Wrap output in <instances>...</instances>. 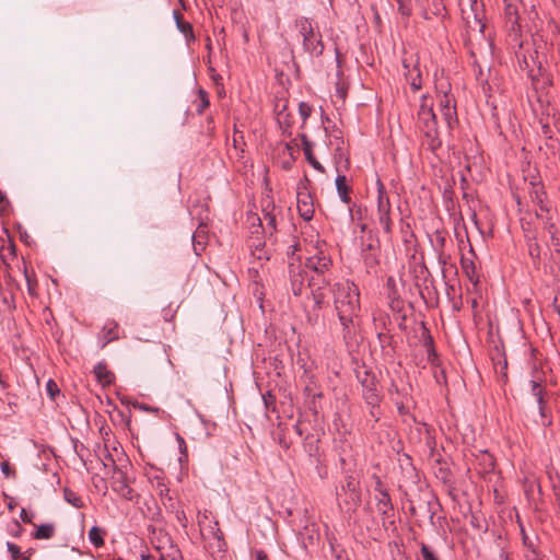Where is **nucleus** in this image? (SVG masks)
Masks as SVG:
<instances>
[{
  "label": "nucleus",
  "instance_id": "obj_51",
  "mask_svg": "<svg viewBox=\"0 0 560 560\" xmlns=\"http://www.w3.org/2000/svg\"><path fill=\"white\" fill-rule=\"evenodd\" d=\"M410 86L413 91H419L421 89V78L420 74H418L416 78L412 79Z\"/></svg>",
  "mask_w": 560,
  "mask_h": 560
},
{
  "label": "nucleus",
  "instance_id": "obj_57",
  "mask_svg": "<svg viewBox=\"0 0 560 560\" xmlns=\"http://www.w3.org/2000/svg\"><path fill=\"white\" fill-rule=\"evenodd\" d=\"M308 322L312 324V325H316L317 322H318V315H313V316H308Z\"/></svg>",
  "mask_w": 560,
  "mask_h": 560
},
{
  "label": "nucleus",
  "instance_id": "obj_50",
  "mask_svg": "<svg viewBox=\"0 0 560 560\" xmlns=\"http://www.w3.org/2000/svg\"><path fill=\"white\" fill-rule=\"evenodd\" d=\"M24 276H25V280L27 282L28 292H30V294H33L34 293V283H33L32 277L28 273L26 267L24 268Z\"/></svg>",
  "mask_w": 560,
  "mask_h": 560
},
{
  "label": "nucleus",
  "instance_id": "obj_16",
  "mask_svg": "<svg viewBox=\"0 0 560 560\" xmlns=\"http://www.w3.org/2000/svg\"><path fill=\"white\" fill-rule=\"evenodd\" d=\"M302 147L306 161L318 172L325 173V167L316 160L313 154V143L308 140L307 136L302 133L301 136Z\"/></svg>",
  "mask_w": 560,
  "mask_h": 560
},
{
  "label": "nucleus",
  "instance_id": "obj_31",
  "mask_svg": "<svg viewBox=\"0 0 560 560\" xmlns=\"http://www.w3.org/2000/svg\"><path fill=\"white\" fill-rule=\"evenodd\" d=\"M304 529H305L306 534L302 533L301 536H302L303 547L306 548L307 545L315 544V540L318 539L319 534L314 527L310 528V527L305 526Z\"/></svg>",
  "mask_w": 560,
  "mask_h": 560
},
{
  "label": "nucleus",
  "instance_id": "obj_22",
  "mask_svg": "<svg viewBox=\"0 0 560 560\" xmlns=\"http://www.w3.org/2000/svg\"><path fill=\"white\" fill-rule=\"evenodd\" d=\"M504 16L506 19V22L511 24V30H514L515 26L518 25L517 7L512 2H508V0H504Z\"/></svg>",
  "mask_w": 560,
  "mask_h": 560
},
{
  "label": "nucleus",
  "instance_id": "obj_9",
  "mask_svg": "<svg viewBox=\"0 0 560 560\" xmlns=\"http://www.w3.org/2000/svg\"><path fill=\"white\" fill-rule=\"evenodd\" d=\"M420 8L421 16L424 20H432L434 16H441L445 10L442 0H415Z\"/></svg>",
  "mask_w": 560,
  "mask_h": 560
},
{
  "label": "nucleus",
  "instance_id": "obj_3",
  "mask_svg": "<svg viewBox=\"0 0 560 560\" xmlns=\"http://www.w3.org/2000/svg\"><path fill=\"white\" fill-rule=\"evenodd\" d=\"M296 27L303 38V48L308 54L319 57L324 51V43L322 34L315 31L312 21L307 18H300L296 20Z\"/></svg>",
  "mask_w": 560,
  "mask_h": 560
},
{
  "label": "nucleus",
  "instance_id": "obj_42",
  "mask_svg": "<svg viewBox=\"0 0 560 560\" xmlns=\"http://www.w3.org/2000/svg\"><path fill=\"white\" fill-rule=\"evenodd\" d=\"M376 186H377V200H381V199L388 200L389 197L387 195L385 185L383 184V182L381 180L380 177H377V179H376Z\"/></svg>",
  "mask_w": 560,
  "mask_h": 560
},
{
  "label": "nucleus",
  "instance_id": "obj_62",
  "mask_svg": "<svg viewBox=\"0 0 560 560\" xmlns=\"http://www.w3.org/2000/svg\"><path fill=\"white\" fill-rule=\"evenodd\" d=\"M471 20V27H467L468 31H475L476 28H478V25L475 24V18H470Z\"/></svg>",
  "mask_w": 560,
  "mask_h": 560
},
{
  "label": "nucleus",
  "instance_id": "obj_53",
  "mask_svg": "<svg viewBox=\"0 0 560 560\" xmlns=\"http://www.w3.org/2000/svg\"><path fill=\"white\" fill-rule=\"evenodd\" d=\"M256 560H268V555L264 550H257Z\"/></svg>",
  "mask_w": 560,
  "mask_h": 560
},
{
  "label": "nucleus",
  "instance_id": "obj_20",
  "mask_svg": "<svg viewBox=\"0 0 560 560\" xmlns=\"http://www.w3.org/2000/svg\"><path fill=\"white\" fill-rule=\"evenodd\" d=\"M311 295L314 301V311L323 310L329 305L326 290H319V287H315V289H311Z\"/></svg>",
  "mask_w": 560,
  "mask_h": 560
},
{
  "label": "nucleus",
  "instance_id": "obj_49",
  "mask_svg": "<svg viewBox=\"0 0 560 560\" xmlns=\"http://www.w3.org/2000/svg\"><path fill=\"white\" fill-rule=\"evenodd\" d=\"M1 471L7 476L11 477L14 476V470L11 468L10 464L8 462L1 463Z\"/></svg>",
  "mask_w": 560,
  "mask_h": 560
},
{
  "label": "nucleus",
  "instance_id": "obj_34",
  "mask_svg": "<svg viewBox=\"0 0 560 560\" xmlns=\"http://www.w3.org/2000/svg\"><path fill=\"white\" fill-rule=\"evenodd\" d=\"M209 104H210V102H209L207 92L202 89H199L198 90V103H197V107H196L197 113L199 115L202 114L203 110L209 106Z\"/></svg>",
  "mask_w": 560,
  "mask_h": 560
},
{
  "label": "nucleus",
  "instance_id": "obj_29",
  "mask_svg": "<svg viewBox=\"0 0 560 560\" xmlns=\"http://www.w3.org/2000/svg\"><path fill=\"white\" fill-rule=\"evenodd\" d=\"M1 258L5 262L7 259L14 258L16 256V247L12 241H8V245L5 246V241L2 240V245L0 247Z\"/></svg>",
  "mask_w": 560,
  "mask_h": 560
},
{
  "label": "nucleus",
  "instance_id": "obj_55",
  "mask_svg": "<svg viewBox=\"0 0 560 560\" xmlns=\"http://www.w3.org/2000/svg\"><path fill=\"white\" fill-rule=\"evenodd\" d=\"M370 408H371L370 409V416L372 418H374L375 421H378V412H377L378 407H374V408L370 407Z\"/></svg>",
  "mask_w": 560,
  "mask_h": 560
},
{
  "label": "nucleus",
  "instance_id": "obj_10",
  "mask_svg": "<svg viewBox=\"0 0 560 560\" xmlns=\"http://www.w3.org/2000/svg\"><path fill=\"white\" fill-rule=\"evenodd\" d=\"M332 262L331 259L326 256L323 252L311 256L305 261V268L313 271L314 275L326 273L330 270Z\"/></svg>",
  "mask_w": 560,
  "mask_h": 560
},
{
  "label": "nucleus",
  "instance_id": "obj_23",
  "mask_svg": "<svg viewBox=\"0 0 560 560\" xmlns=\"http://www.w3.org/2000/svg\"><path fill=\"white\" fill-rule=\"evenodd\" d=\"M56 532V526L52 523L40 524L33 533L35 539H50Z\"/></svg>",
  "mask_w": 560,
  "mask_h": 560
},
{
  "label": "nucleus",
  "instance_id": "obj_37",
  "mask_svg": "<svg viewBox=\"0 0 560 560\" xmlns=\"http://www.w3.org/2000/svg\"><path fill=\"white\" fill-rule=\"evenodd\" d=\"M440 107L441 109L456 107L455 98L448 93V91L443 92V95L440 98Z\"/></svg>",
  "mask_w": 560,
  "mask_h": 560
},
{
  "label": "nucleus",
  "instance_id": "obj_52",
  "mask_svg": "<svg viewBox=\"0 0 560 560\" xmlns=\"http://www.w3.org/2000/svg\"><path fill=\"white\" fill-rule=\"evenodd\" d=\"M20 517L21 520L24 522V523H28L31 524L32 523V518H33V515H28V513L26 512L25 509H22L21 510V513H20Z\"/></svg>",
  "mask_w": 560,
  "mask_h": 560
},
{
  "label": "nucleus",
  "instance_id": "obj_41",
  "mask_svg": "<svg viewBox=\"0 0 560 560\" xmlns=\"http://www.w3.org/2000/svg\"><path fill=\"white\" fill-rule=\"evenodd\" d=\"M299 113L303 119V121H306V119L311 116L312 114V107L311 105H308L307 103L305 102H301L299 104Z\"/></svg>",
  "mask_w": 560,
  "mask_h": 560
},
{
  "label": "nucleus",
  "instance_id": "obj_25",
  "mask_svg": "<svg viewBox=\"0 0 560 560\" xmlns=\"http://www.w3.org/2000/svg\"><path fill=\"white\" fill-rule=\"evenodd\" d=\"M104 339L105 343L112 342L119 338V326L116 322H108L104 328Z\"/></svg>",
  "mask_w": 560,
  "mask_h": 560
},
{
  "label": "nucleus",
  "instance_id": "obj_4",
  "mask_svg": "<svg viewBox=\"0 0 560 560\" xmlns=\"http://www.w3.org/2000/svg\"><path fill=\"white\" fill-rule=\"evenodd\" d=\"M337 498L346 497L343 504L348 511H354L361 504V488L359 479L351 472L345 475L340 489L336 491Z\"/></svg>",
  "mask_w": 560,
  "mask_h": 560
},
{
  "label": "nucleus",
  "instance_id": "obj_36",
  "mask_svg": "<svg viewBox=\"0 0 560 560\" xmlns=\"http://www.w3.org/2000/svg\"><path fill=\"white\" fill-rule=\"evenodd\" d=\"M540 420L537 421L542 427H549L552 423L548 406L538 407Z\"/></svg>",
  "mask_w": 560,
  "mask_h": 560
},
{
  "label": "nucleus",
  "instance_id": "obj_46",
  "mask_svg": "<svg viewBox=\"0 0 560 560\" xmlns=\"http://www.w3.org/2000/svg\"><path fill=\"white\" fill-rule=\"evenodd\" d=\"M374 479H375L374 490L378 493V495H382V492L388 493V491L385 488V486H384L383 481L381 480V478L377 477V476H374Z\"/></svg>",
  "mask_w": 560,
  "mask_h": 560
},
{
  "label": "nucleus",
  "instance_id": "obj_39",
  "mask_svg": "<svg viewBox=\"0 0 560 560\" xmlns=\"http://www.w3.org/2000/svg\"><path fill=\"white\" fill-rule=\"evenodd\" d=\"M7 549L11 553L12 560H19L23 556L20 547L11 541L7 542Z\"/></svg>",
  "mask_w": 560,
  "mask_h": 560
},
{
  "label": "nucleus",
  "instance_id": "obj_14",
  "mask_svg": "<svg viewBox=\"0 0 560 560\" xmlns=\"http://www.w3.org/2000/svg\"><path fill=\"white\" fill-rule=\"evenodd\" d=\"M298 210L305 221H310L313 219L314 215V206L312 202V197L306 191H299L298 192Z\"/></svg>",
  "mask_w": 560,
  "mask_h": 560
},
{
  "label": "nucleus",
  "instance_id": "obj_32",
  "mask_svg": "<svg viewBox=\"0 0 560 560\" xmlns=\"http://www.w3.org/2000/svg\"><path fill=\"white\" fill-rule=\"evenodd\" d=\"M462 268L471 282L475 284L478 283V279L476 278V266L474 261L462 258Z\"/></svg>",
  "mask_w": 560,
  "mask_h": 560
},
{
  "label": "nucleus",
  "instance_id": "obj_28",
  "mask_svg": "<svg viewBox=\"0 0 560 560\" xmlns=\"http://www.w3.org/2000/svg\"><path fill=\"white\" fill-rule=\"evenodd\" d=\"M1 258L5 262L7 259L14 258L16 256V247L12 241H8V245L5 246V241L2 240V245L0 247Z\"/></svg>",
  "mask_w": 560,
  "mask_h": 560
},
{
  "label": "nucleus",
  "instance_id": "obj_27",
  "mask_svg": "<svg viewBox=\"0 0 560 560\" xmlns=\"http://www.w3.org/2000/svg\"><path fill=\"white\" fill-rule=\"evenodd\" d=\"M275 209V205L272 201H268L266 207L264 208V220L266 221L267 225L275 231L276 230V215L272 213V210Z\"/></svg>",
  "mask_w": 560,
  "mask_h": 560
},
{
  "label": "nucleus",
  "instance_id": "obj_21",
  "mask_svg": "<svg viewBox=\"0 0 560 560\" xmlns=\"http://www.w3.org/2000/svg\"><path fill=\"white\" fill-rule=\"evenodd\" d=\"M106 535V530L98 526H93L89 532V540L95 548H101L104 546L105 540L104 536Z\"/></svg>",
  "mask_w": 560,
  "mask_h": 560
},
{
  "label": "nucleus",
  "instance_id": "obj_60",
  "mask_svg": "<svg viewBox=\"0 0 560 560\" xmlns=\"http://www.w3.org/2000/svg\"><path fill=\"white\" fill-rule=\"evenodd\" d=\"M500 560H511V559H510V556H509V553H508V552H505V551H501V553H500Z\"/></svg>",
  "mask_w": 560,
  "mask_h": 560
},
{
  "label": "nucleus",
  "instance_id": "obj_7",
  "mask_svg": "<svg viewBox=\"0 0 560 560\" xmlns=\"http://www.w3.org/2000/svg\"><path fill=\"white\" fill-rule=\"evenodd\" d=\"M290 288L295 296H300L304 289L305 279L308 275L301 264L290 262L288 266Z\"/></svg>",
  "mask_w": 560,
  "mask_h": 560
},
{
  "label": "nucleus",
  "instance_id": "obj_30",
  "mask_svg": "<svg viewBox=\"0 0 560 560\" xmlns=\"http://www.w3.org/2000/svg\"><path fill=\"white\" fill-rule=\"evenodd\" d=\"M441 112L447 127L453 129L454 126L458 122L456 107L441 109Z\"/></svg>",
  "mask_w": 560,
  "mask_h": 560
},
{
  "label": "nucleus",
  "instance_id": "obj_43",
  "mask_svg": "<svg viewBox=\"0 0 560 560\" xmlns=\"http://www.w3.org/2000/svg\"><path fill=\"white\" fill-rule=\"evenodd\" d=\"M532 385V395L537 399L538 397L542 396L546 392L542 387V385L536 381H530Z\"/></svg>",
  "mask_w": 560,
  "mask_h": 560
},
{
  "label": "nucleus",
  "instance_id": "obj_54",
  "mask_svg": "<svg viewBox=\"0 0 560 560\" xmlns=\"http://www.w3.org/2000/svg\"><path fill=\"white\" fill-rule=\"evenodd\" d=\"M537 406H547L546 393L536 399Z\"/></svg>",
  "mask_w": 560,
  "mask_h": 560
},
{
  "label": "nucleus",
  "instance_id": "obj_5",
  "mask_svg": "<svg viewBox=\"0 0 560 560\" xmlns=\"http://www.w3.org/2000/svg\"><path fill=\"white\" fill-rule=\"evenodd\" d=\"M357 377L362 386V396L370 407H380L382 395L377 388V378L375 374L369 370L357 372Z\"/></svg>",
  "mask_w": 560,
  "mask_h": 560
},
{
  "label": "nucleus",
  "instance_id": "obj_24",
  "mask_svg": "<svg viewBox=\"0 0 560 560\" xmlns=\"http://www.w3.org/2000/svg\"><path fill=\"white\" fill-rule=\"evenodd\" d=\"M174 19L178 31L183 33L187 39H194L195 36L191 24L189 22H185L178 11H174Z\"/></svg>",
  "mask_w": 560,
  "mask_h": 560
},
{
  "label": "nucleus",
  "instance_id": "obj_2",
  "mask_svg": "<svg viewBox=\"0 0 560 560\" xmlns=\"http://www.w3.org/2000/svg\"><path fill=\"white\" fill-rule=\"evenodd\" d=\"M418 125L423 133V144L429 150L435 152L442 145V141L439 137L436 116L432 107H428L422 104L418 112Z\"/></svg>",
  "mask_w": 560,
  "mask_h": 560
},
{
  "label": "nucleus",
  "instance_id": "obj_64",
  "mask_svg": "<svg viewBox=\"0 0 560 560\" xmlns=\"http://www.w3.org/2000/svg\"><path fill=\"white\" fill-rule=\"evenodd\" d=\"M399 303H400L399 301H395V300L393 299V301H392V307H393V308H396V307L398 308V307H399Z\"/></svg>",
  "mask_w": 560,
  "mask_h": 560
},
{
  "label": "nucleus",
  "instance_id": "obj_48",
  "mask_svg": "<svg viewBox=\"0 0 560 560\" xmlns=\"http://www.w3.org/2000/svg\"><path fill=\"white\" fill-rule=\"evenodd\" d=\"M160 487V493L162 500H170L173 501V498L170 495V489L165 487V485H159Z\"/></svg>",
  "mask_w": 560,
  "mask_h": 560
},
{
  "label": "nucleus",
  "instance_id": "obj_13",
  "mask_svg": "<svg viewBox=\"0 0 560 560\" xmlns=\"http://www.w3.org/2000/svg\"><path fill=\"white\" fill-rule=\"evenodd\" d=\"M377 219L386 234L392 233L390 201L377 200Z\"/></svg>",
  "mask_w": 560,
  "mask_h": 560
},
{
  "label": "nucleus",
  "instance_id": "obj_35",
  "mask_svg": "<svg viewBox=\"0 0 560 560\" xmlns=\"http://www.w3.org/2000/svg\"><path fill=\"white\" fill-rule=\"evenodd\" d=\"M398 4V12L404 19H409L412 14L410 0H395Z\"/></svg>",
  "mask_w": 560,
  "mask_h": 560
},
{
  "label": "nucleus",
  "instance_id": "obj_19",
  "mask_svg": "<svg viewBox=\"0 0 560 560\" xmlns=\"http://www.w3.org/2000/svg\"><path fill=\"white\" fill-rule=\"evenodd\" d=\"M336 188L340 200L343 203L349 205L351 202L350 191L351 187L347 185V177L345 175H338L336 178Z\"/></svg>",
  "mask_w": 560,
  "mask_h": 560
},
{
  "label": "nucleus",
  "instance_id": "obj_15",
  "mask_svg": "<svg viewBox=\"0 0 560 560\" xmlns=\"http://www.w3.org/2000/svg\"><path fill=\"white\" fill-rule=\"evenodd\" d=\"M376 509L382 518L385 521L394 515V505L389 493L382 492V495H376Z\"/></svg>",
  "mask_w": 560,
  "mask_h": 560
},
{
  "label": "nucleus",
  "instance_id": "obj_18",
  "mask_svg": "<svg viewBox=\"0 0 560 560\" xmlns=\"http://www.w3.org/2000/svg\"><path fill=\"white\" fill-rule=\"evenodd\" d=\"M432 246L438 254L439 262L442 265H446L447 256L444 254V247L446 244V238L441 232H435L434 238L431 240Z\"/></svg>",
  "mask_w": 560,
  "mask_h": 560
},
{
  "label": "nucleus",
  "instance_id": "obj_8",
  "mask_svg": "<svg viewBox=\"0 0 560 560\" xmlns=\"http://www.w3.org/2000/svg\"><path fill=\"white\" fill-rule=\"evenodd\" d=\"M544 196L545 192L541 190V188H537L532 192V199L534 202L537 203L538 210H536V215L538 219H540L546 226L549 229V233L551 234V237L553 238V232L552 229L555 228V224L550 222L549 218V208L544 202Z\"/></svg>",
  "mask_w": 560,
  "mask_h": 560
},
{
  "label": "nucleus",
  "instance_id": "obj_38",
  "mask_svg": "<svg viewBox=\"0 0 560 560\" xmlns=\"http://www.w3.org/2000/svg\"><path fill=\"white\" fill-rule=\"evenodd\" d=\"M420 551L423 560H439L433 550L424 542L421 544Z\"/></svg>",
  "mask_w": 560,
  "mask_h": 560
},
{
  "label": "nucleus",
  "instance_id": "obj_40",
  "mask_svg": "<svg viewBox=\"0 0 560 560\" xmlns=\"http://www.w3.org/2000/svg\"><path fill=\"white\" fill-rule=\"evenodd\" d=\"M46 392L48 394V396L55 400L56 396L59 394V387L58 385L52 381V380H49L46 384Z\"/></svg>",
  "mask_w": 560,
  "mask_h": 560
},
{
  "label": "nucleus",
  "instance_id": "obj_44",
  "mask_svg": "<svg viewBox=\"0 0 560 560\" xmlns=\"http://www.w3.org/2000/svg\"><path fill=\"white\" fill-rule=\"evenodd\" d=\"M305 448L311 456L315 455V453L317 452V440H314L313 436H307Z\"/></svg>",
  "mask_w": 560,
  "mask_h": 560
},
{
  "label": "nucleus",
  "instance_id": "obj_47",
  "mask_svg": "<svg viewBox=\"0 0 560 560\" xmlns=\"http://www.w3.org/2000/svg\"><path fill=\"white\" fill-rule=\"evenodd\" d=\"M177 522L180 524L183 528L187 527V517L183 510H177L175 513Z\"/></svg>",
  "mask_w": 560,
  "mask_h": 560
},
{
  "label": "nucleus",
  "instance_id": "obj_56",
  "mask_svg": "<svg viewBox=\"0 0 560 560\" xmlns=\"http://www.w3.org/2000/svg\"><path fill=\"white\" fill-rule=\"evenodd\" d=\"M177 440H178V443H179V448H180V451L183 453L184 451H186V443H185L184 439L180 435H178V434H177Z\"/></svg>",
  "mask_w": 560,
  "mask_h": 560
},
{
  "label": "nucleus",
  "instance_id": "obj_26",
  "mask_svg": "<svg viewBox=\"0 0 560 560\" xmlns=\"http://www.w3.org/2000/svg\"><path fill=\"white\" fill-rule=\"evenodd\" d=\"M63 499L69 504H71L72 506H74L77 509H81L84 506V503H83L81 497L69 488L63 489Z\"/></svg>",
  "mask_w": 560,
  "mask_h": 560
},
{
  "label": "nucleus",
  "instance_id": "obj_1",
  "mask_svg": "<svg viewBox=\"0 0 560 560\" xmlns=\"http://www.w3.org/2000/svg\"><path fill=\"white\" fill-rule=\"evenodd\" d=\"M315 287H319V290L329 288L332 292L335 311L342 327V338L346 343H349L354 338L359 326L361 307L358 287L352 282L330 284L326 273L308 277V288L315 289Z\"/></svg>",
  "mask_w": 560,
  "mask_h": 560
},
{
  "label": "nucleus",
  "instance_id": "obj_58",
  "mask_svg": "<svg viewBox=\"0 0 560 560\" xmlns=\"http://www.w3.org/2000/svg\"><path fill=\"white\" fill-rule=\"evenodd\" d=\"M427 506H428V512L430 513V518L432 520L433 516H434V511H432V503H431V501L427 502Z\"/></svg>",
  "mask_w": 560,
  "mask_h": 560
},
{
  "label": "nucleus",
  "instance_id": "obj_59",
  "mask_svg": "<svg viewBox=\"0 0 560 560\" xmlns=\"http://www.w3.org/2000/svg\"><path fill=\"white\" fill-rule=\"evenodd\" d=\"M175 553L178 555L179 551L176 550ZM162 560H180V557L179 556H173L171 558H165L164 556H162Z\"/></svg>",
  "mask_w": 560,
  "mask_h": 560
},
{
  "label": "nucleus",
  "instance_id": "obj_63",
  "mask_svg": "<svg viewBox=\"0 0 560 560\" xmlns=\"http://www.w3.org/2000/svg\"><path fill=\"white\" fill-rule=\"evenodd\" d=\"M27 238H28V235H27V233H26V232L21 233V240H22L23 242L27 243Z\"/></svg>",
  "mask_w": 560,
  "mask_h": 560
},
{
  "label": "nucleus",
  "instance_id": "obj_45",
  "mask_svg": "<svg viewBox=\"0 0 560 560\" xmlns=\"http://www.w3.org/2000/svg\"><path fill=\"white\" fill-rule=\"evenodd\" d=\"M133 407L137 409H140V410H143L145 412H151V413H159L161 411V409L159 407L149 406L143 402H136V404H133Z\"/></svg>",
  "mask_w": 560,
  "mask_h": 560
},
{
  "label": "nucleus",
  "instance_id": "obj_17",
  "mask_svg": "<svg viewBox=\"0 0 560 560\" xmlns=\"http://www.w3.org/2000/svg\"><path fill=\"white\" fill-rule=\"evenodd\" d=\"M94 375L100 384L108 386L115 381V374L107 369L106 363L98 362L94 366Z\"/></svg>",
  "mask_w": 560,
  "mask_h": 560
},
{
  "label": "nucleus",
  "instance_id": "obj_6",
  "mask_svg": "<svg viewBox=\"0 0 560 560\" xmlns=\"http://www.w3.org/2000/svg\"><path fill=\"white\" fill-rule=\"evenodd\" d=\"M468 7L466 8L464 2L462 5V18L466 23L467 27H471L470 18H475V24L478 25V31L480 34H485L486 24L483 23V5L479 3L477 0H467Z\"/></svg>",
  "mask_w": 560,
  "mask_h": 560
},
{
  "label": "nucleus",
  "instance_id": "obj_11",
  "mask_svg": "<svg viewBox=\"0 0 560 560\" xmlns=\"http://www.w3.org/2000/svg\"><path fill=\"white\" fill-rule=\"evenodd\" d=\"M225 540L223 532L219 528V523L215 521L213 525L210 526V537L207 544L208 551L214 556L215 552H224L225 551Z\"/></svg>",
  "mask_w": 560,
  "mask_h": 560
},
{
  "label": "nucleus",
  "instance_id": "obj_61",
  "mask_svg": "<svg viewBox=\"0 0 560 560\" xmlns=\"http://www.w3.org/2000/svg\"><path fill=\"white\" fill-rule=\"evenodd\" d=\"M342 155H343V151H342L341 147H339V145H338V147L336 148V156H338V158H340V159H341V158H342Z\"/></svg>",
  "mask_w": 560,
  "mask_h": 560
},
{
  "label": "nucleus",
  "instance_id": "obj_33",
  "mask_svg": "<svg viewBox=\"0 0 560 560\" xmlns=\"http://www.w3.org/2000/svg\"><path fill=\"white\" fill-rule=\"evenodd\" d=\"M253 256L258 260H269L270 254L266 249L265 243L258 242L252 250Z\"/></svg>",
  "mask_w": 560,
  "mask_h": 560
},
{
  "label": "nucleus",
  "instance_id": "obj_12",
  "mask_svg": "<svg viewBox=\"0 0 560 560\" xmlns=\"http://www.w3.org/2000/svg\"><path fill=\"white\" fill-rule=\"evenodd\" d=\"M116 474L118 476L114 479L112 483V489L119 495H121L124 499L129 501L133 500L135 491L129 487L126 474L122 472L120 469H117Z\"/></svg>",
  "mask_w": 560,
  "mask_h": 560
}]
</instances>
